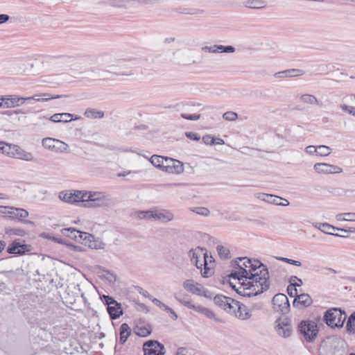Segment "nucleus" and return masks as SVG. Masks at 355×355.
Masks as SVG:
<instances>
[{
  "mask_svg": "<svg viewBox=\"0 0 355 355\" xmlns=\"http://www.w3.org/2000/svg\"><path fill=\"white\" fill-rule=\"evenodd\" d=\"M211 256H208V257H205V256H204L202 259H199V261H198V267L196 268L200 270L201 275L205 278H208L212 276L214 273L213 268L210 267L208 263V261H209L210 263H211Z\"/></svg>",
  "mask_w": 355,
  "mask_h": 355,
  "instance_id": "obj_14",
  "label": "nucleus"
},
{
  "mask_svg": "<svg viewBox=\"0 0 355 355\" xmlns=\"http://www.w3.org/2000/svg\"><path fill=\"white\" fill-rule=\"evenodd\" d=\"M137 217L139 219L150 220L154 219V211H140L136 213Z\"/></svg>",
  "mask_w": 355,
  "mask_h": 355,
  "instance_id": "obj_46",
  "label": "nucleus"
},
{
  "mask_svg": "<svg viewBox=\"0 0 355 355\" xmlns=\"http://www.w3.org/2000/svg\"><path fill=\"white\" fill-rule=\"evenodd\" d=\"M346 329L349 334H355V312L352 313L348 318Z\"/></svg>",
  "mask_w": 355,
  "mask_h": 355,
  "instance_id": "obj_43",
  "label": "nucleus"
},
{
  "mask_svg": "<svg viewBox=\"0 0 355 355\" xmlns=\"http://www.w3.org/2000/svg\"><path fill=\"white\" fill-rule=\"evenodd\" d=\"M156 0H129V8L137 7L139 6L153 5Z\"/></svg>",
  "mask_w": 355,
  "mask_h": 355,
  "instance_id": "obj_41",
  "label": "nucleus"
},
{
  "mask_svg": "<svg viewBox=\"0 0 355 355\" xmlns=\"http://www.w3.org/2000/svg\"><path fill=\"white\" fill-rule=\"evenodd\" d=\"M113 205L111 196L105 192L87 191L85 207H110Z\"/></svg>",
  "mask_w": 355,
  "mask_h": 355,
  "instance_id": "obj_2",
  "label": "nucleus"
},
{
  "mask_svg": "<svg viewBox=\"0 0 355 355\" xmlns=\"http://www.w3.org/2000/svg\"><path fill=\"white\" fill-rule=\"evenodd\" d=\"M37 96H34L33 97L23 98L17 95L0 96V101H6V108H12L23 105L26 101L32 99L39 101L40 98H36Z\"/></svg>",
  "mask_w": 355,
  "mask_h": 355,
  "instance_id": "obj_10",
  "label": "nucleus"
},
{
  "mask_svg": "<svg viewBox=\"0 0 355 355\" xmlns=\"http://www.w3.org/2000/svg\"><path fill=\"white\" fill-rule=\"evenodd\" d=\"M232 264L237 270L232 271L230 275V277L238 279L239 282V284L240 285L241 282H244V279H245L248 275L247 269L240 266L239 261L236 260L234 261Z\"/></svg>",
  "mask_w": 355,
  "mask_h": 355,
  "instance_id": "obj_19",
  "label": "nucleus"
},
{
  "mask_svg": "<svg viewBox=\"0 0 355 355\" xmlns=\"http://www.w3.org/2000/svg\"><path fill=\"white\" fill-rule=\"evenodd\" d=\"M258 198L263 201L276 205H281V201L282 200V198L277 196L266 193H261Z\"/></svg>",
  "mask_w": 355,
  "mask_h": 355,
  "instance_id": "obj_32",
  "label": "nucleus"
},
{
  "mask_svg": "<svg viewBox=\"0 0 355 355\" xmlns=\"http://www.w3.org/2000/svg\"><path fill=\"white\" fill-rule=\"evenodd\" d=\"M216 250L218 256L223 259H228L230 258V251L227 248L223 245H218Z\"/></svg>",
  "mask_w": 355,
  "mask_h": 355,
  "instance_id": "obj_44",
  "label": "nucleus"
},
{
  "mask_svg": "<svg viewBox=\"0 0 355 355\" xmlns=\"http://www.w3.org/2000/svg\"><path fill=\"white\" fill-rule=\"evenodd\" d=\"M182 286L187 291L196 295L201 294L200 291L203 288L201 284L195 282L193 279H187L183 282Z\"/></svg>",
  "mask_w": 355,
  "mask_h": 355,
  "instance_id": "obj_22",
  "label": "nucleus"
},
{
  "mask_svg": "<svg viewBox=\"0 0 355 355\" xmlns=\"http://www.w3.org/2000/svg\"><path fill=\"white\" fill-rule=\"evenodd\" d=\"M162 171L169 173H181L183 172L184 168L181 162L166 157Z\"/></svg>",
  "mask_w": 355,
  "mask_h": 355,
  "instance_id": "obj_13",
  "label": "nucleus"
},
{
  "mask_svg": "<svg viewBox=\"0 0 355 355\" xmlns=\"http://www.w3.org/2000/svg\"><path fill=\"white\" fill-rule=\"evenodd\" d=\"M6 233L8 235H17L21 236L26 234L25 230L20 228H6Z\"/></svg>",
  "mask_w": 355,
  "mask_h": 355,
  "instance_id": "obj_47",
  "label": "nucleus"
},
{
  "mask_svg": "<svg viewBox=\"0 0 355 355\" xmlns=\"http://www.w3.org/2000/svg\"><path fill=\"white\" fill-rule=\"evenodd\" d=\"M201 294H199V296H203L207 298H211L212 294L210 291L205 289L204 287L202 288V291H200Z\"/></svg>",
  "mask_w": 355,
  "mask_h": 355,
  "instance_id": "obj_60",
  "label": "nucleus"
},
{
  "mask_svg": "<svg viewBox=\"0 0 355 355\" xmlns=\"http://www.w3.org/2000/svg\"><path fill=\"white\" fill-rule=\"evenodd\" d=\"M324 321L331 327H343L346 320V314L340 309L333 308L325 311Z\"/></svg>",
  "mask_w": 355,
  "mask_h": 355,
  "instance_id": "obj_4",
  "label": "nucleus"
},
{
  "mask_svg": "<svg viewBox=\"0 0 355 355\" xmlns=\"http://www.w3.org/2000/svg\"><path fill=\"white\" fill-rule=\"evenodd\" d=\"M165 158L166 157H163V156H160V155H153L151 157H150V163L155 167L159 168V169H162L163 170V167H164V160H165Z\"/></svg>",
  "mask_w": 355,
  "mask_h": 355,
  "instance_id": "obj_37",
  "label": "nucleus"
},
{
  "mask_svg": "<svg viewBox=\"0 0 355 355\" xmlns=\"http://www.w3.org/2000/svg\"><path fill=\"white\" fill-rule=\"evenodd\" d=\"M239 261H244L242 265H240V266H242L243 268H245L246 269H252V267H254V260H252L250 259H247L246 257H239L238 258Z\"/></svg>",
  "mask_w": 355,
  "mask_h": 355,
  "instance_id": "obj_49",
  "label": "nucleus"
},
{
  "mask_svg": "<svg viewBox=\"0 0 355 355\" xmlns=\"http://www.w3.org/2000/svg\"><path fill=\"white\" fill-rule=\"evenodd\" d=\"M273 309L277 312L286 314L289 311L290 304L286 295L283 293L276 294L272 298Z\"/></svg>",
  "mask_w": 355,
  "mask_h": 355,
  "instance_id": "obj_8",
  "label": "nucleus"
},
{
  "mask_svg": "<svg viewBox=\"0 0 355 355\" xmlns=\"http://www.w3.org/2000/svg\"><path fill=\"white\" fill-rule=\"evenodd\" d=\"M120 339L119 343L123 344L130 335V329L128 324L123 323L120 327Z\"/></svg>",
  "mask_w": 355,
  "mask_h": 355,
  "instance_id": "obj_33",
  "label": "nucleus"
},
{
  "mask_svg": "<svg viewBox=\"0 0 355 355\" xmlns=\"http://www.w3.org/2000/svg\"><path fill=\"white\" fill-rule=\"evenodd\" d=\"M298 329L307 342H313L318 333V325L315 322L312 320L302 321Z\"/></svg>",
  "mask_w": 355,
  "mask_h": 355,
  "instance_id": "obj_5",
  "label": "nucleus"
},
{
  "mask_svg": "<svg viewBox=\"0 0 355 355\" xmlns=\"http://www.w3.org/2000/svg\"><path fill=\"white\" fill-rule=\"evenodd\" d=\"M277 259L279 260H281L284 262H286L287 263L293 265V266H302V263L299 261H296V260H293V259L285 258V257H277Z\"/></svg>",
  "mask_w": 355,
  "mask_h": 355,
  "instance_id": "obj_52",
  "label": "nucleus"
},
{
  "mask_svg": "<svg viewBox=\"0 0 355 355\" xmlns=\"http://www.w3.org/2000/svg\"><path fill=\"white\" fill-rule=\"evenodd\" d=\"M202 141L207 145H214L216 144V138L209 135L204 136Z\"/></svg>",
  "mask_w": 355,
  "mask_h": 355,
  "instance_id": "obj_56",
  "label": "nucleus"
},
{
  "mask_svg": "<svg viewBox=\"0 0 355 355\" xmlns=\"http://www.w3.org/2000/svg\"><path fill=\"white\" fill-rule=\"evenodd\" d=\"M174 218L173 214L166 209L155 210L154 219L162 223H167L172 220Z\"/></svg>",
  "mask_w": 355,
  "mask_h": 355,
  "instance_id": "obj_24",
  "label": "nucleus"
},
{
  "mask_svg": "<svg viewBox=\"0 0 355 355\" xmlns=\"http://www.w3.org/2000/svg\"><path fill=\"white\" fill-rule=\"evenodd\" d=\"M105 2L112 7L129 8V0H106Z\"/></svg>",
  "mask_w": 355,
  "mask_h": 355,
  "instance_id": "obj_40",
  "label": "nucleus"
},
{
  "mask_svg": "<svg viewBox=\"0 0 355 355\" xmlns=\"http://www.w3.org/2000/svg\"><path fill=\"white\" fill-rule=\"evenodd\" d=\"M61 117L60 114H55L51 116L50 120L53 122L60 123Z\"/></svg>",
  "mask_w": 355,
  "mask_h": 355,
  "instance_id": "obj_63",
  "label": "nucleus"
},
{
  "mask_svg": "<svg viewBox=\"0 0 355 355\" xmlns=\"http://www.w3.org/2000/svg\"><path fill=\"white\" fill-rule=\"evenodd\" d=\"M85 115L88 118L101 119L104 116V113L101 111H96L92 109H88L85 111Z\"/></svg>",
  "mask_w": 355,
  "mask_h": 355,
  "instance_id": "obj_45",
  "label": "nucleus"
},
{
  "mask_svg": "<svg viewBox=\"0 0 355 355\" xmlns=\"http://www.w3.org/2000/svg\"><path fill=\"white\" fill-rule=\"evenodd\" d=\"M223 119L228 121H235L238 119L236 112L228 111L223 114Z\"/></svg>",
  "mask_w": 355,
  "mask_h": 355,
  "instance_id": "obj_50",
  "label": "nucleus"
},
{
  "mask_svg": "<svg viewBox=\"0 0 355 355\" xmlns=\"http://www.w3.org/2000/svg\"><path fill=\"white\" fill-rule=\"evenodd\" d=\"M336 219L338 221L355 222V212H347L338 214Z\"/></svg>",
  "mask_w": 355,
  "mask_h": 355,
  "instance_id": "obj_38",
  "label": "nucleus"
},
{
  "mask_svg": "<svg viewBox=\"0 0 355 355\" xmlns=\"http://www.w3.org/2000/svg\"><path fill=\"white\" fill-rule=\"evenodd\" d=\"M313 303L310 295L307 293H302L296 295L293 301V306L299 308L308 307Z\"/></svg>",
  "mask_w": 355,
  "mask_h": 355,
  "instance_id": "obj_23",
  "label": "nucleus"
},
{
  "mask_svg": "<svg viewBox=\"0 0 355 355\" xmlns=\"http://www.w3.org/2000/svg\"><path fill=\"white\" fill-rule=\"evenodd\" d=\"M176 12L183 15H198L202 14L203 11L202 10H197L193 8H178L174 10Z\"/></svg>",
  "mask_w": 355,
  "mask_h": 355,
  "instance_id": "obj_42",
  "label": "nucleus"
},
{
  "mask_svg": "<svg viewBox=\"0 0 355 355\" xmlns=\"http://www.w3.org/2000/svg\"><path fill=\"white\" fill-rule=\"evenodd\" d=\"M181 117L184 119H187V120H191V121H197L198 119H200V114H181Z\"/></svg>",
  "mask_w": 355,
  "mask_h": 355,
  "instance_id": "obj_54",
  "label": "nucleus"
},
{
  "mask_svg": "<svg viewBox=\"0 0 355 355\" xmlns=\"http://www.w3.org/2000/svg\"><path fill=\"white\" fill-rule=\"evenodd\" d=\"M47 287L49 290L48 291H46V293L49 295L48 298L51 300H60L61 297L60 291L58 286L54 284L53 279L49 280Z\"/></svg>",
  "mask_w": 355,
  "mask_h": 355,
  "instance_id": "obj_28",
  "label": "nucleus"
},
{
  "mask_svg": "<svg viewBox=\"0 0 355 355\" xmlns=\"http://www.w3.org/2000/svg\"><path fill=\"white\" fill-rule=\"evenodd\" d=\"M266 5V2L262 0H248L245 2V6L252 9H261Z\"/></svg>",
  "mask_w": 355,
  "mask_h": 355,
  "instance_id": "obj_35",
  "label": "nucleus"
},
{
  "mask_svg": "<svg viewBox=\"0 0 355 355\" xmlns=\"http://www.w3.org/2000/svg\"><path fill=\"white\" fill-rule=\"evenodd\" d=\"M305 150L308 154L313 155L316 153L317 148L314 146H309L305 148Z\"/></svg>",
  "mask_w": 355,
  "mask_h": 355,
  "instance_id": "obj_61",
  "label": "nucleus"
},
{
  "mask_svg": "<svg viewBox=\"0 0 355 355\" xmlns=\"http://www.w3.org/2000/svg\"><path fill=\"white\" fill-rule=\"evenodd\" d=\"M63 235L69 237L71 239L83 243L84 235L87 232L79 231L73 227L64 228L61 230Z\"/></svg>",
  "mask_w": 355,
  "mask_h": 355,
  "instance_id": "obj_21",
  "label": "nucleus"
},
{
  "mask_svg": "<svg viewBox=\"0 0 355 355\" xmlns=\"http://www.w3.org/2000/svg\"><path fill=\"white\" fill-rule=\"evenodd\" d=\"M46 148L55 153H63L67 150L68 145L58 139L46 138Z\"/></svg>",
  "mask_w": 355,
  "mask_h": 355,
  "instance_id": "obj_18",
  "label": "nucleus"
},
{
  "mask_svg": "<svg viewBox=\"0 0 355 355\" xmlns=\"http://www.w3.org/2000/svg\"><path fill=\"white\" fill-rule=\"evenodd\" d=\"M59 198L61 200L66 202L75 203L82 202L85 207V202L87 198V191H67L59 193Z\"/></svg>",
  "mask_w": 355,
  "mask_h": 355,
  "instance_id": "obj_6",
  "label": "nucleus"
},
{
  "mask_svg": "<svg viewBox=\"0 0 355 355\" xmlns=\"http://www.w3.org/2000/svg\"><path fill=\"white\" fill-rule=\"evenodd\" d=\"M304 73L305 72L302 69H291L277 72L275 73V76L279 78L287 77L293 78L303 76Z\"/></svg>",
  "mask_w": 355,
  "mask_h": 355,
  "instance_id": "obj_27",
  "label": "nucleus"
},
{
  "mask_svg": "<svg viewBox=\"0 0 355 355\" xmlns=\"http://www.w3.org/2000/svg\"><path fill=\"white\" fill-rule=\"evenodd\" d=\"M84 235L83 244L88 246L91 249L102 250L105 248V244L99 239L96 238L94 235L86 233Z\"/></svg>",
  "mask_w": 355,
  "mask_h": 355,
  "instance_id": "obj_17",
  "label": "nucleus"
},
{
  "mask_svg": "<svg viewBox=\"0 0 355 355\" xmlns=\"http://www.w3.org/2000/svg\"><path fill=\"white\" fill-rule=\"evenodd\" d=\"M331 152V149L327 146H319L317 147L316 155L320 156H327Z\"/></svg>",
  "mask_w": 355,
  "mask_h": 355,
  "instance_id": "obj_48",
  "label": "nucleus"
},
{
  "mask_svg": "<svg viewBox=\"0 0 355 355\" xmlns=\"http://www.w3.org/2000/svg\"><path fill=\"white\" fill-rule=\"evenodd\" d=\"M191 262L193 263L196 267H198V261L199 259H202V257H208L207 252L205 248L197 247L195 249H191L189 252Z\"/></svg>",
  "mask_w": 355,
  "mask_h": 355,
  "instance_id": "obj_20",
  "label": "nucleus"
},
{
  "mask_svg": "<svg viewBox=\"0 0 355 355\" xmlns=\"http://www.w3.org/2000/svg\"><path fill=\"white\" fill-rule=\"evenodd\" d=\"M12 158L20 159L25 161H31L33 157L31 153L26 152L19 146L16 145V148L12 155Z\"/></svg>",
  "mask_w": 355,
  "mask_h": 355,
  "instance_id": "obj_29",
  "label": "nucleus"
},
{
  "mask_svg": "<svg viewBox=\"0 0 355 355\" xmlns=\"http://www.w3.org/2000/svg\"><path fill=\"white\" fill-rule=\"evenodd\" d=\"M188 350L185 347H179L177 349L175 355H187Z\"/></svg>",
  "mask_w": 355,
  "mask_h": 355,
  "instance_id": "obj_62",
  "label": "nucleus"
},
{
  "mask_svg": "<svg viewBox=\"0 0 355 355\" xmlns=\"http://www.w3.org/2000/svg\"><path fill=\"white\" fill-rule=\"evenodd\" d=\"M341 110L344 112H348L349 114L355 116V107L352 106H348L345 104H341L340 105Z\"/></svg>",
  "mask_w": 355,
  "mask_h": 355,
  "instance_id": "obj_53",
  "label": "nucleus"
},
{
  "mask_svg": "<svg viewBox=\"0 0 355 355\" xmlns=\"http://www.w3.org/2000/svg\"><path fill=\"white\" fill-rule=\"evenodd\" d=\"M248 275L240 286L230 283L232 288L243 297L256 296L268 291L270 288L269 272L267 267L259 260L254 259L252 269H247Z\"/></svg>",
  "mask_w": 355,
  "mask_h": 355,
  "instance_id": "obj_1",
  "label": "nucleus"
},
{
  "mask_svg": "<svg viewBox=\"0 0 355 355\" xmlns=\"http://www.w3.org/2000/svg\"><path fill=\"white\" fill-rule=\"evenodd\" d=\"M210 53H234L236 49L232 46H223L220 44H214L210 46Z\"/></svg>",
  "mask_w": 355,
  "mask_h": 355,
  "instance_id": "obj_31",
  "label": "nucleus"
},
{
  "mask_svg": "<svg viewBox=\"0 0 355 355\" xmlns=\"http://www.w3.org/2000/svg\"><path fill=\"white\" fill-rule=\"evenodd\" d=\"M185 135L187 138L193 141H198L200 139V135L196 132H187L185 133Z\"/></svg>",
  "mask_w": 355,
  "mask_h": 355,
  "instance_id": "obj_59",
  "label": "nucleus"
},
{
  "mask_svg": "<svg viewBox=\"0 0 355 355\" xmlns=\"http://www.w3.org/2000/svg\"><path fill=\"white\" fill-rule=\"evenodd\" d=\"M151 333V331L146 328V327H137V334L139 336H148L149 334H150Z\"/></svg>",
  "mask_w": 355,
  "mask_h": 355,
  "instance_id": "obj_55",
  "label": "nucleus"
},
{
  "mask_svg": "<svg viewBox=\"0 0 355 355\" xmlns=\"http://www.w3.org/2000/svg\"><path fill=\"white\" fill-rule=\"evenodd\" d=\"M175 300L186 307L205 315L209 319L214 320L218 323H224L225 320L218 317L211 310L202 306L199 304H193L191 300H186L181 298L179 295H175Z\"/></svg>",
  "mask_w": 355,
  "mask_h": 355,
  "instance_id": "obj_3",
  "label": "nucleus"
},
{
  "mask_svg": "<svg viewBox=\"0 0 355 355\" xmlns=\"http://www.w3.org/2000/svg\"><path fill=\"white\" fill-rule=\"evenodd\" d=\"M192 211L196 213L197 214L202 215V216H208L210 213L209 210L206 207H194L192 209Z\"/></svg>",
  "mask_w": 355,
  "mask_h": 355,
  "instance_id": "obj_51",
  "label": "nucleus"
},
{
  "mask_svg": "<svg viewBox=\"0 0 355 355\" xmlns=\"http://www.w3.org/2000/svg\"><path fill=\"white\" fill-rule=\"evenodd\" d=\"M313 168L318 173L322 174L340 173L343 172L340 167L327 163H316Z\"/></svg>",
  "mask_w": 355,
  "mask_h": 355,
  "instance_id": "obj_16",
  "label": "nucleus"
},
{
  "mask_svg": "<svg viewBox=\"0 0 355 355\" xmlns=\"http://www.w3.org/2000/svg\"><path fill=\"white\" fill-rule=\"evenodd\" d=\"M144 355H164L166 350L163 344L157 340H148L143 346Z\"/></svg>",
  "mask_w": 355,
  "mask_h": 355,
  "instance_id": "obj_9",
  "label": "nucleus"
},
{
  "mask_svg": "<svg viewBox=\"0 0 355 355\" xmlns=\"http://www.w3.org/2000/svg\"><path fill=\"white\" fill-rule=\"evenodd\" d=\"M234 299L223 295H216L214 297L215 304L224 309L228 313L230 311H234L232 309L234 308Z\"/></svg>",
  "mask_w": 355,
  "mask_h": 355,
  "instance_id": "obj_15",
  "label": "nucleus"
},
{
  "mask_svg": "<svg viewBox=\"0 0 355 355\" xmlns=\"http://www.w3.org/2000/svg\"><path fill=\"white\" fill-rule=\"evenodd\" d=\"M320 227H321V231L325 234H332L336 236L346 237V236L344 234H340L338 233L333 232L334 231L337 230L338 228L328 223H324L320 224Z\"/></svg>",
  "mask_w": 355,
  "mask_h": 355,
  "instance_id": "obj_36",
  "label": "nucleus"
},
{
  "mask_svg": "<svg viewBox=\"0 0 355 355\" xmlns=\"http://www.w3.org/2000/svg\"><path fill=\"white\" fill-rule=\"evenodd\" d=\"M9 211H7L8 216L13 220H17L18 221H21L25 224H30L33 226H35V223L26 220L25 218L28 216V211L22 208H17L12 207V208H9Z\"/></svg>",
  "mask_w": 355,
  "mask_h": 355,
  "instance_id": "obj_11",
  "label": "nucleus"
},
{
  "mask_svg": "<svg viewBox=\"0 0 355 355\" xmlns=\"http://www.w3.org/2000/svg\"><path fill=\"white\" fill-rule=\"evenodd\" d=\"M275 329L277 334L284 338H288L293 332L291 325L285 321L278 323Z\"/></svg>",
  "mask_w": 355,
  "mask_h": 355,
  "instance_id": "obj_26",
  "label": "nucleus"
},
{
  "mask_svg": "<svg viewBox=\"0 0 355 355\" xmlns=\"http://www.w3.org/2000/svg\"><path fill=\"white\" fill-rule=\"evenodd\" d=\"M46 239H49V240H51L55 243H61V244H64V245H68L66 241L64 240H63L61 238H58V237H55V236H51V235L49 234H46Z\"/></svg>",
  "mask_w": 355,
  "mask_h": 355,
  "instance_id": "obj_57",
  "label": "nucleus"
},
{
  "mask_svg": "<svg viewBox=\"0 0 355 355\" xmlns=\"http://www.w3.org/2000/svg\"><path fill=\"white\" fill-rule=\"evenodd\" d=\"M234 311H230L229 313L234 315L237 318L245 320L251 318L252 314L250 310L245 304L240 303L234 300L233 302Z\"/></svg>",
  "mask_w": 355,
  "mask_h": 355,
  "instance_id": "obj_12",
  "label": "nucleus"
},
{
  "mask_svg": "<svg viewBox=\"0 0 355 355\" xmlns=\"http://www.w3.org/2000/svg\"><path fill=\"white\" fill-rule=\"evenodd\" d=\"M300 100L304 103L309 105H320V101L317 99V98L311 94H302L300 96Z\"/></svg>",
  "mask_w": 355,
  "mask_h": 355,
  "instance_id": "obj_39",
  "label": "nucleus"
},
{
  "mask_svg": "<svg viewBox=\"0 0 355 355\" xmlns=\"http://www.w3.org/2000/svg\"><path fill=\"white\" fill-rule=\"evenodd\" d=\"M290 284L287 287V292L290 297H295L297 295V287L300 286L302 284L301 279L296 276H291L290 278Z\"/></svg>",
  "mask_w": 355,
  "mask_h": 355,
  "instance_id": "obj_25",
  "label": "nucleus"
},
{
  "mask_svg": "<svg viewBox=\"0 0 355 355\" xmlns=\"http://www.w3.org/2000/svg\"><path fill=\"white\" fill-rule=\"evenodd\" d=\"M27 250H28V249H27L26 245H21L20 243H19L17 241H14L8 248L7 252L9 254H22Z\"/></svg>",
  "mask_w": 355,
  "mask_h": 355,
  "instance_id": "obj_30",
  "label": "nucleus"
},
{
  "mask_svg": "<svg viewBox=\"0 0 355 355\" xmlns=\"http://www.w3.org/2000/svg\"><path fill=\"white\" fill-rule=\"evenodd\" d=\"M103 302L107 306V312L112 320L119 318L123 313L121 304L118 303L112 297L109 295H103Z\"/></svg>",
  "mask_w": 355,
  "mask_h": 355,
  "instance_id": "obj_7",
  "label": "nucleus"
},
{
  "mask_svg": "<svg viewBox=\"0 0 355 355\" xmlns=\"http://www.w3.org/2000/svg\"><path fill=\"white\" fill-rule=\"evenodd\" d=\"M10 19L9 15L6 14H0V24L3 23H6Z\"/></svg>",
  "mask_w": 355,
  "mask_h": 355,
  "instance_id": "obj_64",
  "label": "nucleus"
},
{
  "mask_svg": "<svg viewBox=\"0 0 355 355\" xmlns=\"http://www.w3.org/2000/svg\"><path fill=\"white\" fill-rule=\"evenodd\" d=\"M60 116H62L61 119H60V122L67 123V122H69L73 120V119H72L73 115L71 114L61 113Z\"/></svg>",
  "mask_w": 355,
  "mask_h": 355,
  "instance_id": "obj_58",
  "label": "nucleus"
},
{
  "mask_svg": "<svg viewBox=\"0 0 355 355\" xmlns=\"http://www.w3.org/2000/svg\"><path fill=\"white\" fill-rule=\"evenodd\" d=\"M16 148V145L6 143L3 141V144L1 147H0V153L2 154L12 158L13 153L15 152V149Z\"/></svg>",
  "mask_w": 355,
  "mask_h": 355,
  "instance_id": "obj_34",
  "label": "nucleus"
}]
</instances>
